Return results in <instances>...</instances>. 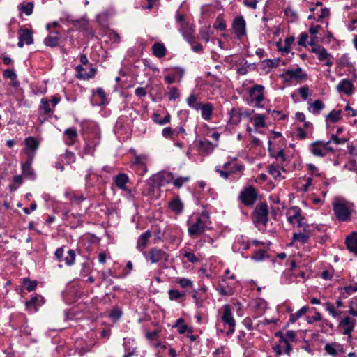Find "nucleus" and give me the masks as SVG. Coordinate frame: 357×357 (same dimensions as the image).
Segmentation results:
<instances>
[{
  "label": "nucleus",
  "mask_w": 357,
  "mask_h": 357,
  "mask_svg": "<svg viewBox=\"0 0 357 357\" xmlns=\"http://www.w3.org/2000/svg\"><path fill=\"white\" fill-rule=\"evenodd\" d=\"M128 181V176L124 174H119L116 177L115 183L118 188L121 189H125L126 188V183Z\"/></svg>",
  "instance_id": "27"
},
{
  "label": "nucleus",
  "mask_w": 357,
  "mask_h": 357,
  "mask_svg": "<svg viewBox=\"0 0 357 357\" xmlns=\"http://www.w3.org/2000/svg\"><path fill=\"white\" fill-rule=\"evenodd\" d=\"M246 23L243 16L236 17L233 22L232 28L238 38H241L246 33Z\"/></svg>",
  "instance_id": "11"
},
{
  "label": "nucleus",
  "mask_w": 357,
  "mask_h": 357,
  "mask_svg": "<svg viewBox=\"0 0 357 357\" xmlns=\"http://www.w3.org/2000/svg\"><path fill=\"white\" fill-rule=\"evenodd\" d=\"M330 15V10L327 8H322L320 10V14L317 16V20L318 22H322L323 20L328 17Z\"/></svg>",
  "instance_id": "48"
},
{
  "label": "nucleus",
  "mask_w": 357,
  "mask_h": 357,
  "mask_svg": "<svg viewBox=\"0 0 357 357\" xmlns=\"http://www.w3.org/2000/svg\"><path fill=\"white\" fill-rule=\"evenodd\" d=\"M294 36H289L287 37L284 40V46L282 48L283 50V55L287 54L290 52L291 46L294 42Z\"/></svg>",
  "instance_id": "32"
},
{
  "label": "nucleus",
  "mask_w": 357,
  "mask_h": 357,
  "mask_svg": "<svg viewBox=\"0 0 357 357\" xmlns=\"http://www.w3.org/2000/svg\"><path fill=\"white\" fill-rule=\"evenodd\" d=\"M96 72H97L96 68L91 67L89 73H84V75H80L79 79H87L89 78H92L94 77Z\"/></svg>",
  "instance_id": "51"
},
{
  "label": "nucleus",
  "mask_w": 357,
  "mask_h": 357,
  "mask_svg": "<svg viewBox=\"0 0 357 357\" xmlns=\"http://www.w3.org/2000/svg\"><path fill=\"white\" fill-rule=\"evenodd\" d=\"M169 207L176 214L181 213L183 210V204L178 197L171 200L169 202Z\"/></svg>",
  "instance_id": "20"
},
{
  "label": "nucleus",
  "mask_w": 357,
  "mask_h": 357,
  "mask_svg": "<svg viewBox=\"0 0 357 357\" xmlns=\"http://www.w3.org/2000/svg\"><path fill=\"white\" fill-rule=\"evenodd\" d=\"M174 132H175L174 128H172L171 127H166L162 129V135L165 139H169L173 140V139H174Z\"/></svg>",
  "instance_id": "33"
},
{
  "label": "nucleus",
  "mask_w": 357,
  "mask_h": 357,
  "mask_svg": "<svg viewBox=\"0 0 357 357\" xmlns=\"http://www.w3.org/2000/svg\"><path fill=\"white\" fill-rule=\"evenodd\" d=\"M244 168V166L240 163L236 162V159L233 160L231 166L229 168L230 174H236L241 172Z\"/></svg>",
  "instance_id": "39"
},
{
  "label": "nucleus",
  "mask_w": 357,
  "mask_h": 357,
  "mask_svg": "<svg viewBox=\"0 0 357 357\" xmlns=\"http://www.w3.org/2000/svg\"><path fill=\"white\" fill-rule=\"evenodd\" d=\"M309 239V235L305 231L303 233H294L293 235V241L300 243H307Z\"/></svg>",
  "instance_id": "25"
},
{
  "label": "nucleus",
  "mask_w": 357,
  "mask_h": 357,
  "mask_svg": "<svg viewBox=\"0 0 357 357\" xmlns=\"http://www.w3.org/2000/svg\"><path fill=\"white\" fill-rule=\"evenodd\" d=\"M185 71L181 68H174L169 70V73L164 76V79L167 84H172L176 81L180 82Z\"/></svg>",
  "instance_id": "12"
},
{
  "label": "nucleus",
  "mask_w": 357,
  "mask_h": 357,
  "mask_svg": "<svg viewBox=\"0 0 357 357\" xmlns=\"http://www.w3.org/2000/svg\"><path fill=\"white\" fill-rule=\"evenodd\" d=\"M285 82H290L293 79L297 82H300L307 79V74L302 70L301 68L297 67L296 68L288 69L285 70L281 75Z\"/></svg>",
  "instance_id": "8"
},
{
  "label": "nucleus",
  "mask_w": 357,
  "mask_h": 357,
  "mask_svg": "<svg viewBox=\"0 0 357 357\" xmlns=\"http://www.w3.org/2000/svg\"><path fill=\"white\" fill-rule=\"evenodd\" d=\"M64 157L68 164L75 162V155L74 153L71 151H66Z\"/></svg>",
  "instance_id": "55"
},
{
  "label": "nucleus",
  "mask_w": 357,
  "mask_h": 357,
  "mask_svg": "<svg viewBox=\"0 0 357 357\" xmlns=\"http://www.w3.org/2000/svg\"><path fill=\"white\" fill-rule=\"evenodd\" d=\"M183 256L188 259V260L192 263H195L199 261L198 258L190 252H185Z\"/></svg>",
  "instance_id": "57"
},
{
  "label": "nucleus",
  "mask_w": 357,
  "mask_h": 357,
  "mask_svg": "<svg viewBox=\"0 0 357 357\" xmlns=\"http://www.w3.org/2000/svg\"><path fill=\"white\" fill-rule=\"evenodd\" d=\"M65 134L68 136L70 142H68V144H72L76 139L77 135L75 129L68 128L65 130Z\"/></svg>",
  "instance_id": "43"
},
{
  "label": "nucleus",
  "mask_w": 357,
  "mask_h": 357,
  "mask_svg": "<svg viewBox=\"0 0 357 357\" xmlns=\"http://www.w3.org/2000/svg\"><path fill=\"white\" fill-rule=\"evenodd\" d=\"M55 36L50 35L44 40V43L45 45L54 47L59 45V36H58L59 33L56 31L54 33Z\"/></svg>",
  "instance_id": "24"
},
{
  "label": "nucleus",
  "mask_w": 357,
  "mask_h": 357,
  "mask_svg": "<svg viewBox=\"0 0 357 357\" xmlns=\"http://www.w3.org/2000/svg\"><path fill=\"white\" fill-rule=\"evenodd\" d=\"M265 257H268V255L266 254V251L265 250H259L253 254L252 258L255 261H261L263 260Z\"/></svg>",
  "instance_id": "40"
},
{
  "label": "nucleus",
  "mask_w": 357,
  "mask_h": 357,
  "mask_svg": "<svg viewBox=\"0 0 357 357\" xmlns=\"http://www.w3.org/2000/svg\"><path fill=\"white\" fill-rule=\"evenodd\" d=\"M24 287L29 291H33L36 286H37V282L36 281H31L29 278H24L23 282Z\"/></svg>",
  "instance_id": "44"
},
{
  "label": "nucleus",
  "mask_w": 357,
  "mask_h": 357,
  "mask_svg": "<svg viewBox=\"0 0 357 357\" xmlns=\"http://www.w3.org/2000/svg\"><path fill=\"white\" fill-rule=\"evenodd\" d=\"M3 76L6 78L10 79L11 81H14L17 78V75L13 70L7 69L3 71Z\"/></svg>",
  "instance_id": "53"
},
{
  "label": "nucleus",
  "mask_w": 357,
  "mask_h": 357,
  "mask_svg": "<svg viewBox=\"0 0 357 357\" xmlns=\"http://www.w3.org/2000/svg\"><path fill=\"white\" fill-rule=\"evenodd\" d=\"M41 103L45 114L52 113V109L49 107V100L47 98H43L41 100Z\"/></svg>",
  "instance_id": "60"
},
{
  "label": "nucleus",
  "mask_w": 357,
  "mask_h": 357,
  "mask_svg": "<svg viewBox=\"0 0 357 357\" xmlns=\"http://www.w3.org/2000/svg\"><path fill=\"white\" fill-rule=\"evenodd\" d=\"M316 243L319 244L331 243L330 237L325 234L317 235L315 237Z\"/></svg>",
  "instance_id": "41"
},
{
  "label": "nucleus",
  "mask_w": 357,
  "mask_h": 357,
  "mask_svg": "<svg viewBox=\"0 0 357 357\" xmlns=\"http://www.w3.org/2000/svg\"><path fill=\"white\" fill-rule=\"evenodd\" d=\"M186 103L190 108L196 111H199L203 104V102L199 101L198 95L195 94V92H192L187 98Z\"/></svg>",
  "instance_id": "15"
},
{
  "label": "nucleus",
  "mask_w": 357,
  "mask_h": 357,
  "mask_svg": "<svg viewBox=\"0 0 357 357\" xmlns=\"http://www.w3.org/2000/svg\"><path fill=\"white\" fill-rule=\"evenodd\" d=\"M257 193L252 185H249L242 190L239 195V199L246 206H252L256 202Z\"/></svg>",
  "instance_id": "6"
},
{
  "label": "nucleus",
  "mask_w": 357,
  "mask_h": 357,
  "mask_svg": "<svg viewBox=\"0 0 357 357\" xmlns=\"http://www.w3.org/2000/svg\"><path fill=\"white\" fill-rule=\"evenodd\" d=\"M346 245H357V232L353 231L345 238Z\"/></svg>",
  "instance_id": "30"
},
{
  "label": "nucleus",
  "mask_w": 357,
  "mask_h": 357,
  "mask_svg": "<svg viewBox=\"0 0 357 357\" xmlns=\"http://www.w3.org/2000/svg\"><path fill=\"white\" fill-rule=\"evenodd\" d=\"M91 271V264L85 262L82 264L81 273L83 275H88Z\"/></svg>",
  "instance_id": "56"
},
{
  "label": "nucleus",
  "mask_w": 357,
  "mask_h": 357,
  "mask_svg": "<svg viewBox=\"0 0 357 357\" xmlns=\"http://www.w3.org/2000/svg\"><path fill=\"white\" fill-rule=\"evenodd\" d=\"M183 36L185 39L191 45L195 43V37L192 36L190 31H183Z\"/></svg>",
  "instance_id": "58"
},
{
  "label": "nucleus",
  "mask_w": 357,
  "mask_h": 357,
  "mask_svg": "<svg viewBox=\"0 0 357 357\" xmlns=\"http://www.w3.org/2000/svg\"><path fill=\"white\" fill-rule=\"evenodd\" d=\"M122 315V311L117 307H114L109 313V317L114 321L118 320Z\"/></svg>",
  "instance_id": "46"
},
{
  "label": "nucleus",
  "mask_w": 357,
  "mask_h": 357,
  "mask_svg": "<svg viewBox=\"0 0 357 357\" xmlns=\"http://www.w3.org/2000/svg\"><path fill=\"white\" fill-rule=\"evenodd\" d=\"M190 179V176H180L174 180L173 184L177 188H180L184 183H188Z\"/></svg>",
  "instance_id": "37"
},
{
  "label": "nucleus",
  "mask_w": 357,
  "mask_h": 357,
  "mask_svg": "<svg viewBox=\"0 0 357 357\" xmlns=\"http://www.w3.org/2000/svg\"><path fill=\"white\" fill-rule=\"evenodd\" d=\"M309 310L308 306H304L301 309H300L296 313L291 314L289 317V321L291 323H294L298 318L301 316L304 315Z\"/></svg>",
  "instance_id": "28"
},
{
  "label": "nucleus",
  "mask_w": 357,
  "mask_h": 357,
  "mask_svg": "<svg viewBox=\"0 0 357 357\" xmlns=\"http://www.w3.org/2000/svg\"><path fill=\"white\" fill-rule=\"evenodd\" d=\"M305 183L303 185L302 190L303 192H307L310 186L312 185V178L311 177H307L305 178Z\"/></svg>",
  "instance_id": "63"
},
{
  "label": "nucleus",
  "mask_w": 357,
  "mask_h": 357,
  "mask_svg": "<svg viewBox=\"0 0 357 357\" xmlns=\"http://www.w3.org/2000/svg\"><path fill=\"white\" fill-rule=\"evenodd\" d=\"M257 3H258V0H255V1L244 0L243 1V4L245 6L251 8L252 9H256Z\"/></svg>",
  "instance_id": "64"
},
{
  "label": "nucleus",
  "mask_w": 357,
  "mask_h": 357,
  "mask_svg": "<svg viewBox=\"0 0 357 357\" xmlns=\"http://www.w3.org/2000/svg\"><path fill=\"white\" fill-rule=\"evenodd\" d=\"M354 325L355 320L352 319L349 317H346L344 319H342L340 321L339 326L344 328V331L343 332V333L344 335H349L350 336V334L354 329Z\"/></svg>",
  "instance_id": "18"
},
{
  "label": "nucleus",
  "mask_w": 357,
  "mask_h": 357,
  "mask_svg": "<svg viewBox=\"0 0 357 357\" xmlns=\"http://www.w3.org/2000/svg\"><path fill=\"white\" fill-rule=\"evenodd\" d=\"M333 208L335 215L340 221H347L350 219L351 213L348 206L341 202H333Z\"/></svg>",
  "instance_id": "9"
},
{
  "label": "nucleus",
  "mask_w": 357,
  "mask_h": 357,
  "mask_svg": "<svg viewBox=\"0 0 357 357\" xmlns=\"http://www.w3.org/2000/svg\"><path fill=\"white\" fill-rule=\"evenodd\" d=\"M287 220L289 223L294 225L297 223L298 227H307L305 218L301 215V208L298 206H294L289 209L287 211ZM305 231V229H304Z\"/></svg>",
  "instance_id": "7"
},
{
  "label": "nucleus",
  "mask_w": 357,
  "mask_h": 357,
  "mask_svg": "<svg viewBox=\"0 0 357 357\" xmlns=\"http://www.w3.org/2000/svg\"><path fill=\"white\" fill-rule=\"evenodd\" d=\"M275 158L280 162H283L286 161L287 158L284 155V151L282 149L280 150L276 155H275Z\"/></svg>",
  "instance_id": "61"
},
{
  "label": "nucleus",
  "mask_w": 357,
  "mask_h": 357,
  "mask_svg": "<svg viewBox=\"0 0 357 357\" xmlns=\"http://www.w3.org/2000/svg\"><path fill=\"white\" fill-rule=\"evenodd\" d=\"M214 109L213 105L210 102L203 103L199 110L201 111V116L205 121H209L211 119L213 112Z\"/></svg>",
  "instance_id": "17"
},
{
  "label": "nucleus",
  "mask_w": 357,
  "mask_h": 357,
  "mask_svg": "<svg viewBox=\"0 0 357 357\" xmlns=\"http://www.w3.org/2000/svg\"><path fill=\"white\" fill-rule=\"evenodd\" d=\"M19 39L23 40L26 45L33 43V32L26 28H20L18 31Z\"/></svg>",
  "instance_id": "16"
},
{
  "label": "nucleus",
  "mask_w": 357,
  "mask_h": 357,
  "mask_svg": "<svg viewBox=\"0 0 357 357\" xmlns=\"http://www.w3.org/2000/svg\"><path fill=\"white\" fill-rule=\"evenodd\" d=\"M342 119V111L341 110H333L328 116L326 119L330 121L331 123H336Z\"/></svg>",
  "instance_id": "26"
},
{
  "label": "nucleus",
  "mask_w": 357,
  "mask_h": 357,
  "mask_svg": "<svg viewBox=\"0 0 357 357\" xmlns=\"http://www.w3.org/2000/svg\"><path fill=\"white\" fill-rule=\"evenodd\" d=\"M337 89L340 93L351 95L353 93L354 85L351 80L343 79L337 86Z\"/></svg>",
  "instance_id": "14"
},
{
  "label": "nucleus",
  "mask_w": 357,
  "mask_h": 357,
  "mask_svg": "<svg viewBox=\"0 0 357 357\" xmlns=\"http://www.w3.org/2000/svg\"><path fill=\"white\" fill-rule=\"evenodd\" d=\"M167 53V49L163 43H158V58L165 56Z\"/></svg>",
  "instance_id": "50"
},
{
  "label": "nucleus",
  "mask_w": 357,
  "mask_h": 357,
  "mask_svg": "<svg viewBox=\"0 0 357 357\" xmlns=\"http://www.w3.org/2000/svg\"><path fill=\"white\" fill-rule=\"evenodd\" d=\"M55 256L59 261H64L66 265L71 266L75 262V252L73 250H68L64 256V249L59 248L56 250Z\"/></svg>",
  "instance_id": "10"
},
{
  "label": "nucleus",
  "mask_w": 357,
  "mask_h": 357,
  "mask_svg": "<svg viewBox=\"0 0 357 357\" xmlns=\"http://www.w3.org/2000/svg\"><path fill=\"white\" fill-rule=\"evenodd\" d=\"M26 153L29 152L27 149H31L33 151H36L39 145V143L33 137H29L26 139Z\"/></svg>",
  "instance_id": "29"
},
{
  "label": "nucleus",
  "mask_w": 357,
  "mask_h": 357,
  "mask_svg": "<svg viewBox=\"0 0 357 357\" xmlns=\"http://www.w3.org/2000/svg\"><path fill=\"white\" fill-rule=\"evenodd\" d=\"M229 121L234 125H237L241 120L242 114L238 108H232L229 112Z\"/></svg>",
  "instance_id": "21"
},
{
  "label": "nucleus",
  "mask_w": 357,
  "mask_h": 357,
  "mask_svg": "<svg viewBox=\"0 0 357 357\" xmlns=\"http://www.w3.org/2000/svg\"><path fill=\"white\" fill-rule=\"evenodd\" d=\"M28 156H29V160L26 161L25 163L22 164V168L23 173L29 176H31L33 174V171L31 168V164L33 158V153H31L29 152H27Z\"/></svg>",
  "instance_id": "23"
},
{
  "label": "nucleus",
  "mask_w": 357,
  "mask_h": 357,
  "mask_svg": "<svg viewBox=\"0 0 357 357\" xmlns=\"http://www.w3.org/2000/svg\"><path fill=\"white\" fill-rule=\"evenodd\" d=\"M209 218V214L206 211H203L200 215L192 216L188 222L190 235L202 233Z\"/></svg>",
  "instance_id": "1"
},
{
  "label": "nucleus",
  "mask_w": 357,
  "mask_h": 357,
  "mask_svg": "<svg viewBox=\"0 0 357 357\" xmlns=\"http://www.w3.org/2000/svg\"><path fill=\"white\" fill-rule=\"evenodd\" d=\"M95 94H97L101 98V102H100V105L104 104L106 100V94L104 90L102 88H98Z\"/></svg>",
  "instance_id": "59"
},
{
  "label": "nucleus",
  "mask_w": 357,
  "mask_h": 357,
  "mask_svg": "<svg viewBox=\"0 0 357 357\" xmlns=\"http://www.w3.org/2000/svg\"><path fill=\"white\" fill-rule=\"evenodd\" d=\"M169 298L171 300H176L184 296V294H182L180 293L178 290L172 289L169 291Z\"/></svg>",
  "instance_id": "52"
},
{
  "label": "nucleus",
  "mask_w": 357,
  "mask_h": 357,
  "mask_svg": "<svg viewBox=\"0 0 357 357\" xmlns=\"http://www.w3.org/2000/svg\"><path fill=\"white\" fill-rule=\"evenodd\" d=\"M215 149L214 144L208 139L199 141V150L206 154L211 153Z\"/></svg>",
  "instance_id": "19"
},
{
  "label": "nucleus",
  "mask_w": 357,
  "mask_h": 357,
  "mask_svg": "<svg viewBox=\"0 0 357 357\" xmlns=\"http://www.w3.org/2000/svg\"><path fill=\"white\" fill-rule=\"evenodd\" d=\"M308 44L312 46L311 52L317 55V59L323 65L331 67L334 64L333 56L326 48L319 44H314L313 38H311Z\"/></svg>",
  "instance_id": "2"
},
{
  "label": "nucleus",
  "mask_w": 357,
  "mask_h": 357,
  "mask_svg": "<svg viewBox=\"0 0 357 357\" xmlns=\"http://www.w3.org/2000/svg\"><path fill=\"white\" fill-rule=\"evenodd\" d=\"M151 236V233L149 231L142 234L138 239L137 245H146Z\"/></svg>",
  "instance_id": "38"
},
{
  "label": "nucleus",
  "mask_w": 357,
  "mask_h": 357,
  "mask_svg": "<svg viewBox=\"0 0 357 357\" xmlns=\"http://www.w3.org/2000/svg\"><path fill=\"white\" fill-rule=\"evenodd\" d=\"M298 91L303 100H306L307 99V97L310 95L309 86L307 85H305L303 86L300 87L298 89Z\"/></svg>",
  "instance_id": "47"
},
{
  "label": "nucleus",
  "mask_w": 357,
  "mask_h": 357,
  "mask_svg": "<svg viewBox=\"0 0 357 357\" xmlns=\"http://www.w3.org/2000/svg\"><path fill=\"white\" fill-rule=\"evenodd\" d=\"M324 108V102L320 100H316L314 102L310 104L308 109L314 114H319Z\"/></svg>",
  "instance_id": "22"
},
{
  "label": "nucleus",
  "mask_w": 357,
  "mask_h": 357,
  "mask_svg": "<svg viewBox=\"0 0 357 357\" xmlns=\"http://www.w3.org/2000/svg\"><path fill=\"white\" fill-rule=\"evenodd\" d=\"M247 102L255 107H261L264 100V87L260 84H255L248 89Z\"/></svg>",
  "instance_id": "3"
},
{
  "label": "nucleus",
  "mask_w": 357,
  "mask_h": 357,
  "mask_svg": "<svg viewBox=\"0 0 357 357\" xmlns=\"http://www.w3.org/2000/svg\"><path fill=\"white\" fill-rule=\"evenodd\" d=\"M213 27L215 29H218V30H220V31H224L226 29V24L222 18V17H221L220 15L218 16L215 21V23L213 24Z\"/></svg>",
  "instance_id": "34"
},
{
  "label": "nucleus",
  "mask_w": 357,
  "mask_h": 357,
  "mask_svg": "<svg viewBox=\"0 0 357 357\" xmlns=\"http://www.w3.org/2000/svg\"><path fill=\"white\" fill-rule=\"evenodd\" d=\"M254 123L257 127H264L265 126L264 116L262 114H256L254 116Z\"/></svg>",
  "instance_id": "45"
},
{
  "label": "nucleus",
  "mask_w": 357,
  "mask_h": 357,
  "mask_svg": "<svg viewBox=\"0 0 357 357\" xmlns=\"http://www.w3.org/2000/svg\"><path fill=\"white\" fill-rule=\"evenodd\" d=\"M347 142V139L345 138H342V137H338V136L337 135H335V134H333L331 136V138L327 142L328 146H331V144H335V145H339V144H344V143H346Z\"/></svg>",
  "instance_id": "31"
},
{
  "label": "nucleus",
  "mask_w": 357,
  "mask_h": 357,
  "mask_svg": "<svg viewBox=\"0 0 357 357\" xmlns=\"http://www.w3.org/2000/svg\"><path fill=\"white\" fill-rule=\"evenodd\" d=\"M33 2H28L26 4H21L19 8L26 15H30L33 13Z\"/></svg>",
  "instance_id": "35"
},
{
  "label": "nucleus",
  "mask_w": 357,
  "mask_h": 357,
  "mask_svg": "<svg viewBox=\"0 0 357 357\" xmlns=\"http://www.w3.org/2000/svg\"><path fill=\"white\" fill-rule=\"evenodd\" d=\"M308 39L307 33L303 32L301 33L298 37V44L300 46H306V42Z\"/></svg>",
  "instance_id": "54"
},
{
  "label": "nucleus",
  "mask_w": 357,
  "mask_h": 357,
  "mask_svg": "<svg viewBox=\"0 0 357 357\" xmlns=\"http://www.w3.org/2000/svg\"><path fill=\"white\" fill-rule=\"evenodd\" d=\"M335 150L333 146H328L327 142L317 140L310 144V151L314 156L324 157L328 152L333 153Z\"/></svg>",
  "instance_id": "5"
},
{
  "label": "nucleus",
  "mask_w": 357,
  "mask_h": 357,
  "mask_svg": "<svg viewBox=\"0 0 357 357\" xmlns=\"http://www.w3.org/2000/svg\"><path fill=\"white\" fill-rule=\"evenodd\" d=\"M191 48L193 50V52L196 53H201L203 52V46L202 44L199 43H194L192 45H191Z\"/></svg>",
  "instance_id": "62"
},
{
  "label": "nucleus",
  "mask_w": 357,
  "mask_h": 357,
  "mask_svg": "<svg viewBox=\"0 0 357 357\" xmlns=\"http://www.w3.org/2000/svg\"><path fill=\"white\" fill-rule=\"evenodd\" d=\"M268 209L266 203H262L256 206L252 213V221L256 225L266 226L268 222Z\"/></svg>",
  "instance_id": "4"
},
{
  "label": "nucleus",
  "mask_w": 357,
  "mask_h": 357,
  "mask_svg": "<svg viewBox=\"0 0 357 357\" xmlns=\"http://www.w3.org/2000/svg\"><path fill=\"white\" fill-rule=\"evenodd\" d=\"M215 172H218L220 174V176L225 179H228L229 176L231 175L229 170L221 169V166H216Z\"/></svg>",
  "instance_id": "49"
},
{
  "label": "nucleus",
  "mask_w": 357,
  "mask_h": 357,
  "mask_svg": "<svg viewBox=\"0 0 357 357\" xmlns=\"http://www.w3.org/2000/svg\"><path fill=\"white\" fill-rule=\"evenodd\" d=\"M222 321L229 326V331L227 332L228 334L232 333L234 332L236 322L231 315V311L230 306L226 305L224 306V313L222 317Z\"/></svg>",
  "instance_id": "13"
},
{
  "label": "nucleus",
  "mask_w": 357,
  "mask_h": 357,
  "mask_svg": "<svg viewBox=\"0 0 357 357\" xmlns=\"http://www.w3.org/2000/svg\"><path fill=\"white\" fill-rule=\"evenodd\" d=\"M169 100H175L180 97V92L176 87H172L167 94Z\"/></svg>",
  "instance_id": "42"
},
{
  "label": "nucleus",
  "mask_w": 357,
  "mask_h": 357,
  "mask_svg": "<svg viewBox=\"0 0 357 357\" xmlns=\"http://www.w3.org/2000/svg\"><path fill=\"white\" fill-rule=\"evenodd\" d=\"M268 172L273 176L274 178H278L281 177V172L278 166L274 165H270L268 167Z\"/></svg>",
  "instance_id": "36"
}]
</instances>
